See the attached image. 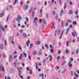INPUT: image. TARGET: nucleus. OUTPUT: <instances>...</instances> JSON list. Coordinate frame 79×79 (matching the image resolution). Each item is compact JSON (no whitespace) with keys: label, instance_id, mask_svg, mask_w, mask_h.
<instances>
[{"label":"nucleus","instance_id":"20","mask_svg":"<svg viewBox=\"0 0 79 79\" xmlns=\"http://www.w3.org/2000/svg\"><path fill=\"white\" fill-rule=\"evenodd\" d=\"M69 28H68L66 30V34H68V32L69 31Z\"/></svg>","mask_w":79,"mask_h":79},{"label":"nucleus","instance_id":"33","mask_svg":"<svg viewBox=\"0 0 79 79\" xmlns=\"http://www.w3.org/2000/svg\"><path fill=\"white\" fill-rule=\"evenodd\" d=\"M19 49H20L21 51H22V48H21V46L19 45Z\"/></svg>","mask_w":79,"mask_h":79},{"label":"nucleus","instance_id":"5","mask_svg":"<svg viewBox=\"0 0 79 79\" xmlns=\"http://www.w3.org/2000/svg\"><path fill=\"white\" fill-rule=\"evenodd\" d=\"M24 10H27L29 8V6L27 5H26L24 6Z\"/></svg>","mask_w":79,"mask_h":79},{"label":"nucleus","instance_id":"2","mask_svg":"<svg viewBox=\"0 0 79 79\" xmlns=\"http://www.w3.org/2000/svg\"><path fill=\"white\" fill-rule=\"evenodd\" d=\"M12 55L10 54L9 55V61L10 62L12 60Z\"/></svg>","mask_w":79,"mask_h":79},{"label":"nucleus","instance_id":"48","mask_svg":"<svg viewBox=\"0 0 79 79\" xmlns=\"http://www.w3.org/2000/svg\"><path fill=\"white\" fill-rule=\"evenodd\" d=\"M40 17L41 18H42V14L41 13H40Z\"/></svg>","mask_w":79,"mask_h":79},{"label":"nucleus","instance_id":"60","mask_svg":"<svg viewBox=\"0 0 79 79\" xmlns=\"http://www.w3.org/2000/svg\"><path fill=\"white\" fill-rule=\"evenodd\" d=\"M71 76H73V71H71Z\"/></svg>","mask_w":79,"mask_h":79},{"label":"nucleus","instance_id":"8","mask_svg":"<svg viewBox=\"0 0 79 79\" xmlns=\"http://www.w3.org/2000/svg\"><path fill=\"white\" fill-rule=\"evenodd\" d=\"M65 53L66 54H68V53H69V50H68V49H66L65 51Z\"/></svg>","mask_w":79,"mask_h":79},{"label":"nucleus","instance_id":"11","mask_svg":"<svg viewBox=\"0 0 79 79\" xmlns=\"http://www.w3.org/2000/svg\"><path fill=\"white\" fill-rule=\"evenodd\" d=\"M40 77H41L42 76V79H44V73H42V74H40Z\"/></svg>","mask_w":79,"mask_h":79},{"label":"nucleus","instance_id":"62","mask_svg":"<svg viewBox=\"0 0 79 79\" xmlns=\"http://www.w3.org/2000/svg\"><path fill=\"white\" fill-rule=\"evenodd\" d=\"M16 53H17V52L16 51H15L14 52V54H15V55L16 54Z\"/></svg>","mask_w":79,"mask_h":79},{"label":"nucleus","instance_id":"10","mask_svg":"<svg viewBox=\"0 0 79 79\" xmlns=\"http://www.w3.org/2000/svg\"><path fill=\"white\" fill-rule=\"evenodd\" d=\"M69 67L70 68H71V67H72V64L71 63V61H70L69 62Z\"/></svg>","mask_w":79,"mask_h":79},{"label":"nucleus","instance_id":"1","mask_svg":"<svg viewBox=\"0 0 79 79\" xmlns=\"http://www.w3.org/2000/svg\"><path fill=\"white\" fill-rule=\"evenodd\" d=\"M19 20H21V16L19 15H18V18L16 19V21L18 22V23H19V22H20V21Z\"/></svg>","mask_w":79,"mask_h":79},{"label":"nucleus","instance_id":"56","mask_svg":"<svg viewBox=\"0 0 79 79\" xmlns=\"http://www.w3.org/2000/svg\"><path fill=\"white\" fill-rule=\"evenodd\" d=\"M74 34H75L76 35H77V33H76V31H74Z\"/></svg>","mask_w":79,"mask_h":79},{"label":"nucleus","instance_id":"45","mask_svg":"<svg viewBox=\"0 0 79 79\" xmlns=\"http://www.w3.org/2000/svg\"><path fill=\"white\" fill-rule=\"evenodd\" d=\"M72 42V40L71 39H70L69 40V43H71Z\"/></svg>","mask_w":79,"mask_h":79},{"label":"nucleus","instance_id":"25","mask_svg":"<svg viewBox=\"0 0 79 79\" xmlns=\"http://www.w3.org/2000/svg\"><path fill=\"white\" fill-rule=\"evenodd\" d=\"M51 52H52V53H53V52H54V50L53 49H51Z\"/></svg>","mask_w":79,"mask_h":79},{"label":"nucleus","instance_id":"34","mask_svg":"<svg viewBox=\"0 0 79 79\" xmlns=\"http://www.w3.org/2000/svg\"><path fill=\"white\" fill-rule=\"evenodd\" d=\"M74 75H75L76 77H79V75L77 74H76V73H74Z\"/></svg>","mask_w":79,"mask_h":79},{"label":"nucleus","instance_id":"4","mask_svg":"<svg viewBox=\"0 0 79 79\" xmlns=\"http://www.w3.org/2000/svg\"><path fill=\"white\" fill-rule=\"evenodd\" d=\"M40 51H39L38 53V55H42V50L41 49H40Z\"/></svg>","mask_w":79,"mask_h":79},{"label":"nucleus","instance_id":"61","mask_svg":"<svg viewBox=\"0 0 79 79\" xmlns=\"http://www.w3.org/2000/svg\"><path fill=\"white\" fill-rule=\"evenodd\" d=\"M16 57H17V56L15 55V56L14 57V59H15V58H16Z\"/></svg>","mask_w":79,"mask_h":79},{"label":"nucleus","instance_id":"19","mask_svg":"<svg viewBox=\"0 0 79 79\" xmlns=\"http://www.w3.org/2000/svg\"><path fill=\"white\" fill-rule=\"evenodd\" d=\"M63 32H64V31H62L61 35H60V36L59 38L60 39H61V37H62V35H63Z\"/></svg>","mask_w":79,"mask_h":79},{"label":"nucleus","instance_id":"28","mask_svg":"<svg viewBox=\"0 0 79 79\" xmlns=\"http://www.w3.org/2000/svg\"><path fill=\"white\" fill-rule=\"evenodd\" d=\"M60 58H61L60 57V56H58L57 57V60H60Z\"/></svg>","mask_w":79,"mask_h":79},{"label":"nucleus","instance_id":"21","mask_svg":"<svg viewBox=\"0 0 79 79\" xmlns=\"http://www.w3.org/2000/svg\"><path fill=\"white\" fill-rule=\"evenodd\" d=\"M63 21H61V27H63Z\"/></svg>","mask_w":79,"mask_h":79},{"label":"nucleus","instance_id":"26","mask_svg":"<svg viewBox=\"0 0 79 79\" xmlns=\"http://www.w3.org/2000/svg\"><path fill=\"white\" fill-rule=\"evenodd\" d=\"M69 14L72 15L73 14V10H71L69 11Z\"/></svg>","mask_w":79,"mask_h":79},{"label":"nucleus","instance_id":"50","mask_svg":"<svg viewBox=\"0 0 79 79\" xmlns=\"http://www.w3.org/2000/svg\"><path fill=\"white\" fill-rule=\"evenodd\" d=\"M2 31H5V29L4 28V27H2Z\"/></svg>","mask_w":79,"mask_h":79},{"label":"nucleus","instance_id":"54","mask_svg":"<svg viewBox=\"0 0 79 79\" xmlns=\"http://www.w3.org/2000/svg\"><path fill=\"white\" fill-rule=\"evenodd\" d=\"M26 69H27V71H29V68L28 67H27Z\"/></svg>","mask_w":79,"mask_h":79},{"label":"nucleus","instance_id":"7","mask_svg":"<svg viewBox=\"0 0 79 79\" xmlns=\"http://www.w3.org/2000/svg\"><path fill=\"white\" fill-rule=\"evenodd\" d=\"M49 58H50L49 60V61H52V55H50L48 57Z\"/></svg>","mask_w":79,"mask_h":79},{"label":"nucleus","instance_id":"36","mask_svg":"<svg viewBox=\"0 0 79 79\" xmlns=\"http://www.w3.org/2000/svg\"><path fill=\"white\" fill-rule=\"evenodd\" d=\"M68 22H66L65 23V26H66V27L68 26Z\"/></svg>","mask_w":79,"mask_h":79},{"label":"nucleus","instance_id":"57","mask_svg":"<svg viewBox=\"0 0 79 79\" xmlns=\"http://www.w3.org/2000/svg\"><path fill=\"white\" fill-rule=\"evenodd\" d=\"M30 48H32V44H31L30 45Z\"/></svg>","mask_w":79,"mask_h":79},{"label":"nucleus","instance_id":"3","mask_svg":"<svg viewBox=\"0 0 79 79\" xmlns=\"http://www.w3.org/2000/svg\"><path fill=\"white\" fill-rule=\"evenodd\" d=\"M0 67H1V71H2L3 72H5V70H4V67H3L2 65H1L0 66Z\"/></svg>","mask_w":79,"mask_h":79},{"label":"nucleus","instance_id":"49","mask_svg":"<svg viewBox=\"0 0 79 79\" xmlns=\"http://www.w3.org/2000/svg\"><path fill=\"white\" fill-rule=\"evenodd\" d=\"M17 1H18V0H15V2L14 3V5H15V4H16V3L17 2Z\"/></svg>","mask_w":79,"mask_h":79},{"label":"nucleus","instance_id":"30","mask_svg":"<svg viewBox=\"0 0 79 79\" xmlns=\"http://www.w3.org/2000/svg\"><path fill=\"white\" fill-rule=\"evenodd\" d=\"M66 3H64V9L65 10L66 8Z\"/></svg>","mask_w":79,"mask_h":79},{"label":"nucleus","instance_id":"6","mask_svg":"<svg viewBox=\"0 0 79 79\" xmlns=\"http://www.w3.org/2000/svg\"><path fill=\"white\" fill-rule=\"evenodd\" d=\"M23 37H24L25 38L27 37V35H26V33H23Z\"/></svg>","mask_w":79,"mask_h":79},{"label":"nucleus","instance_id":"53","mask_svg":"<svg viewBox=\"0 0 79 79\" xmlns=\"http://www.w3.org/2000/svg\"><path fill=\"white\" fill-rule=\"evenodd\" d=\"M30 74H32L31 70H30Z\"/></svg>","mask_w":79,"mask_h":79},{"label":"nucleus","instance_id":"41","mask_svg":"<svg viewBox=\"0 0 79 79\" xmlns=\"http://www.w3.org/2000/svg\"><path fill=\"white\" fill-rule=\"evenodd\" d=\"M67 46V47H69V44H68V41H67V43H66Z\"/></svg>","mask_w":79,"mask_h":79},{"label":"nucleus","instance_id":"14","mask_svg":"<svg viewBox=\"0 0 79 79\" xmlns=\"http://www.w3.org/2000/svg\"><path fill=\"white\" fill-rule=\"evenodd\" d=\"M29 43H30V41H29V40H28V41L26 42V44H27V47L29 46Z\"/></svg>","mask_w":79,"mask_h":79},{"label":"nucleus","instance_id":"22","mask_svg":"<svg viewBox=\"0 0 79 79\" xmlns=\"http://www.w3.org/2000/svg\"><path fill=\"white\" fill-rule=\"evenodd\" d=\"M10 39L11 41H13V39H14L13 37L12 36H11L10 37Z\"/></svg>","mask_w":79,"mask_h":79},{"label":"nucleus","instance_id":"27","mask_svg":"<svg viewBox=\"0 0 79 79\" xmlns=\"http://www.w3.org/2000/svg\"><path fill=\"white\" fill-rule=\"evenodd\" d=\"M34 14H35V12H33L32 13V17H34Z\"/></svg>","mask_w":79,"mask_h":79},{"label":"nucleus","instance_id":"15","mask_svg":"<svg viewBox=\"0 0 79 79\" xmlns=\"http://www.w3.org/2000/svg\"><path fill=\"white\" fill-rule=\"evenodd\" d=\"M40 41H37L35 42V44L36 45H39V44H40Z\"/></svg>","mask_w":79,"mask_h":79},{"label":"nucleus","instance_id":"24","mask_svg":"<svg viewBox=\"0 0 79 79\" xmlns=\"http://www.w3.org/2000/svg\"><path fill=\"white\" fill-rule=\"evenodd\" d=\"M58 15L56 14V20H58Z\"/></svg>","mask_w":79,"mask_h":79},{"label":"nucleus","instance_id":"32","mask_svg":"<svg viewBox=\"0 0 79 79\" xmlns=\"http://www.w3.org/2000/svg\"><path fill=\"white\" fill-rule=\"evenodd\" d=\"M60 32H61V31H60V30H59L58 31V34H60Z\"/></svg>","mask_w":79,"mask_h":79},{"label":"nucleus","instance_id":"47","mask_svg":"<svg viewBox=\"0 0 79 79\" xmlns=\"http://www.w3.org/2000/svg\"><path fill=\"white\" fill-rule=\"evenodd\" d=\"M18 70L19 71V73H21V70H20V69H19V68H18Z\"/></svg>","mask_w":79,"mask_h":79},{"label":"nucleus","instance_id":"55","mask_svg":"<svg viewBox=\"0 0 79 79\" xmlns=\"http://www.w3.org/2000/svg\"><path fill=\"white\" fill-rule=\"evenodd\" d=\"M19 32H20V33H22L23 32V30H20Z\"/></svg>","mask_w":79,"mask_h":79},{"label":"nucleus","instance_id":"44","mask_svg":"<svg viewBox=\"0 0 79 79\" xmlns=\"http://www.w3.org/2000/svg\"><path fill=\"white\" fill-rule=\"evenodd\" d=\"M4 42L5 45H7V43H6V40H5Z\"/></svg>","mask_w":79,"mask_h":79},{"label":"nucleus","instance_id":"39","mask_svg":"<svg viewBox=\"0 0 79 79\" xmlns=\"http://www.w3.org/2000/svg\"><path fill=\"white\" fill-rule=\"evenodd\" d=\"M26 22H28L29 21V20H28V18L26 17Z\"/></svg>","mask_w":79,"mask_h":79},{"label":"nucleus","instance_id":"13","mask_svg":"<svg viewBox=\"0 0 79 79\" xmlns=\"http://www.w3.org/2000/svg\"><path fill=\"white\" fill-rule=\"evenodd\" d=\"M63 10H61L60 12V16H61L63 15Z\"/></svg>","mask_w":79,"mask_h":79},{"label":"nucleus","instance_id":"9","mask_svg":"<svg viewBox=\"0 0 79 79\" xmlns=\"http://www.w3.org/2000/svg\"><path fill=\"white\" fill-rule=\"evenodd\" d=\"M4 14V12H2V14H0V17L1 18L3 17V16Z\"/></svg>","mask_w":79,"mask_h":79},{"label":"nucleus","instance_id":"46","mask_svg":"<svg viewBox=\"0 0 79 79\" xmlns=\"http://www.w3.org/2000/svg\"><path fill=\"white\" fill-rule=\"evenodd\" d=\"M52 13H53V15H55V11H53Z\"/></svg>","mask_w":79,"mask_h":79},{"label":"nucleus","instance_id":"16","mask_svg":"<svg viewBox=\"0 0 79 79\" xmlns=\"http://www.w3.org/2000/svg\"><path fill=\"white\" fill-rule=\"evenodd\" d=\"M46 62V59H44L43 61V65H45V63Z\"/></svg>","mask_w":79,"mask_h":79},{"label":"nucleus","instance_id":"31","mask_svg":"<svg viewBox=\"0 0 79 79\" xmlns=\"http://www.w3.org/2000/svg\"><path fill=\"white\" fill-rule=\"evenodd\" d=\"M73 24H74L75 25H76V21H73Z\"/></svg>","mask_w":79,"mask_h":79},{"label":"nucleus","instance_id":"59","mask_svg":"<svg viewBox=\"0 0 79 79\" xmlns=\"http://www.w3.org/2000/svg\"><path fill=\"white\" fill-rule=\"evenodd\" d=\"M9 7H10V8L11 9L13 8V7H12V6L10 5L9 6Z\"/></svg>","mask_w":79,"mask_h":79},{"label":"nucleus","instance_id":"12","mask_svg":"<svg viewBox=\"0 0 79 79\" xmlns=\"http://www.w3.org/2000/svg\"><path fill=\"white\" fill-rule=\"evenodd\" d=\"M37 21V18H35L34 19V23H35Z\"/></svg>","mask_w":79,"mask_h":79},{"label":"nucleus","instance_id":"52","mask_svg":"<svg viewBox=\"0 0 79 79\" xmlns=\"http://www.w3.org/2000/svg\"><path fill=\"white\" fill-rule=\"evenodd\" d=\"M25 27V26L24 25H22L21 26V28H24Z\"/></svg>","mask_w":79,"mask_h":79},{"label":"nucleus","instance_id":"17","mask_svg":"<svg viewBox=\"0 0 79 79\" xmlns=\"http://www.w3.org/2000/svg\"><path fill=\"white\" fill-rule=\"evenodd\" d=\"M36 53H37V52H36V51H33V55H36Z\"/></svg>","mask_w":79,"mask_h":79},{"label":"nucleus","instance_id":"51","mask_svg":"<svg viewBox=\"0 0 79 79\" xmlns=\"http://www.w3.org/2000/svg\"><path fill=\"white\" fill-rule=\"evenodd\" d=\"M78 13V12L76 10V11H75V14L77 15Z\"/></svg>","mask_w":79,"mask_h":79},{"label":"nucleus","instance_id":"58","mask_svg":"<svg viewBox=\"0 0 79 79\" xmlns=\"http://www.w3.org/2000/svg\"><path fill=\"white\" fill-rule=\"evenodd\" d=\"M20 5H23V2L22 1L20 2Z\"/></svg>","mask_w":79,"mask_h":79},{"label":"nucleus","instance_id":"38","mask_svg":"<svg viewBox=\"0 0 79 79\" xmlns=\"http://www.w3.org/2000/svg\"><path fill=\"white\" fill-rule=\"evenodd\" d=\"M23 55H24V56H25V57H26V56H27L26 54V53H25V52H23Z\"/></svg>","mask_w":79,"mask_h":79},{"label":"nucleus","instance_id":"64","mask_svg":"<svg viewBox=\"0 0 79 79\" xmlns=\"http://www.w3.org/2000/svg\"><path fill=\"white\" fill-rule=\"evenodd\" d=\"M77 42H79V37L77 38Z\"/></svg>","mask_w":79,"mask_h":79},{"label":"nucleus","instance_id":"18","mask_svg":"<svg viewBox=\"0 0 79 79\" xmlns=\"http://www.w3.org/2000/svg\"><path fill=\"white\" fill-rule=\"evenodd\" d=\"M67 23H68L71 22V20L70 19H67Z\"/></svg>","mask_w":79,"mask_h":79},{"label":"nucleus","instance_id":"37","mask_svg":"<svg viewBox=\"0 0 79 79\" xmlns=\"http://www.w3.org/2000/svg\"><path fill=\"white\" fill-rule=\"evenodd\" d=\"M2 47H3V45H2V44H1L0 45V48L1 49H2Z\"/></svg>","mask_w":79,"mask_h":79},{"label":"nucleus","instance_id":"35","mask_svg":"<svg viewBox=\"0 0 79 79\" xmlns=\"http://www.w3.org/2000/svg\"><path fill=\"white\" fill-rule=\"evenodd\" d=\"M59 5H61V0H59Z\"/></svg>","mask_w":79,"mask_h":79},{"label":"nucleus","instance_id":"23","mask_svg":"<svg viewBox=\"0 0 79 79\" xmlns=\"http://www.w3.org/2000/svg\"><path fill=\"white\" fill-rule=\"evenodd\" d=\"M78 52H79V48H77L76 50V54L77 55L78 54Z\"/></svg>","mask_w":79,"mask_h":79},{"label":"nucleus","instance_id":"29","mask_svg":"<svg viewBox=\"0 0 79 79\" xmlns=\"http://www.w3.org/2000/svg\"><path fill=\"white\" fill-rule=\"evenodd\" d=\"M49 47L51 48V49H53V47H52V46L51 45H50Z\"/></svg>","mask_w":79,"mask_h":79},{"label":"nucleus","instance_id":"40","mask_svg":"<svg viewBox=\"0 0 79 79\" xmlns=\"http://www.w3.org/2000/svg\"><path fill=\"white\" fill-rule=\"evenodd\" d=\"M72 35L73 37H75V34H74V33L72 32Z\"/></svg>","mask_w":79,"mask_h":79},{"label":"nucleus","instance_id":"42","mask_svg":"<svg viewBox=\"0 0 79 79\" xmlns=\"http://www.w3.org/2000/svg\"><path fill=\"white\" fill-rule=\"evenodd\" d=\"M52 28H53V29H54H54H55V25H52Z\"/></svg>","mask_w":79,"mask_h":79},{"label":"nucleus","instance_id":"43","mask_svg":"<svg viewBox=\"0 0 79 79\" xmlns=\"http://www.w3.org/2000/svg\"><path fill=\"white\" fill-rule=\"evenodd\" d=\"M40 13H42V9H40Z\"/></svg>","mask_w":79,"mask_h":79},{"label":"nucleus","instance_id":"63","mask_svg":"<svg viewBox=\"0 0 79 79\" xmlns=\"http://www.w3.org/2000/svg\"><path fill=\"white\" fill-rule=\"evenodd\" d=\"M7 79H11V78L10 77H8Z\"/></svg>","mask_w":79,"mask_h":79}]
</instances>
